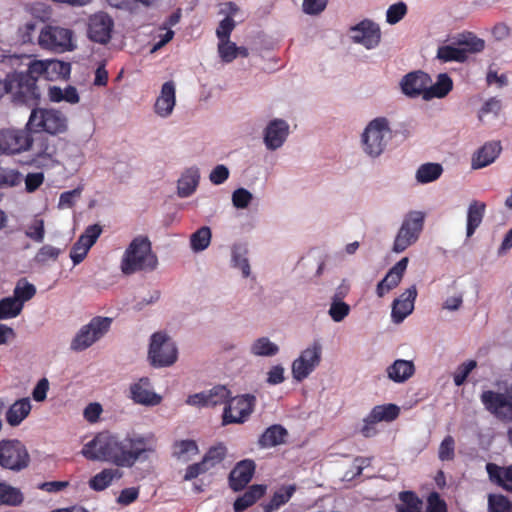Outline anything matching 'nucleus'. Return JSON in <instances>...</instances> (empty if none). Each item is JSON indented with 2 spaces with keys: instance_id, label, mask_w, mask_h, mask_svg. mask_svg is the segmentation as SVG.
<instances>
[{
  "instance_id": "nucleus-1",
  "label": "nucleus",
  "mask_w": 512,
  "mask_h": 512,
  "mask_svg": "<svg viewBox=\"0 0 512 512\" xmlns=\"http://www.w3.org/2000/svg\"><path fill=\"white\" fill-rule=\"evenodd\" d=\"M156 447L153 433H132L124 438L110 431L98 433V461L111 462L117 467H133L136 462L146 460Z\"/></svg>"
},
{
  "instance_id": "nucleus-2",
  "label": "nucleus",
  "mask_w": 512,
  "mask_h": 512,
  "mask_svg": "<svg viewBox=\"0 0 512 512\" xmlns=\"http://www.w3.org/2000/svg\"><path fill=\"white\" fill-rule=\"evenodd\" d=\"M70 72L71 65L67 62L59 60L31 61L27 71L21 72L22 76H26L27 88L32 94L29 97V104H37L40 100L41 94L37 86V81L40 77L46 80L67 79Z\"/></svg>"
},
{
  "instance_id": "nucleus-3",
  "label": "nucleus",
  "mask_w": 512,
  "mask_h": 512,
  "mask_svg": "<svg viewBox=\"0 0 512 512\" xmlns=\"http://www.w3.org/2000/svg\"><path fill=\"white\" fill-rule=\"evenodd\" d=\"M393 139L391 121L384 116L370 120L360 135V147L366 157L377 159Z\"/></svg>"
},
{
  "instance_id": "nucleus-4",
  "label": "nucleus",
  "mask_w": 512,
  "mask_h": 512,
  "mask_svg": "<svg viewBox=\"0 0 512 512\" xmlns=\"http://www.w3.org/2000/svg\"><path fill=\"white\" fill-rule=\"evenodd\" d=\"M158 264L157 256L152 251L151 241L147 236L135 237L124 252L121 270L130 275L137 271L154 270Z\"/></svg>"
},
{
  "instance_id": "nucleus-5",
  "label": "nucleus",
  "mask_w": 512,
  "mask_h": 512,
  "mask_svg": "<svg viewBox=\"0 0 512 512\" xmlns=\"http://www.w3.org/2000/svg\"><path fill=\"white\" fill-rule=\"evenodd\" d=\"M26 126L31 132L57 135L67 130V118L56 109L35 108L31 111Z\"/></svg>"
},
{
  "instance_id": "nucleus-6",
  "label": "nucleus",
  "mask_w": 512,
  "mask_h": 512,
  "mask_svg": "<svg viewBox=\"0 0 512 512\" xmlns=\"http://www.w3.org/2000/svg\"><path fill=\"white\" fill-rule=\"evenodd\" d=\"M424 220L425 214L421 211H410L405 215L393 242L394 253H402L418 241Z\"/></svg>"
},
{
  "instance_id": "nucleus-7",
  "label": "nucleus",
  "mask_w": 512,
  "mask_h": 512,
  "mask_svg": "<svg viewBox=\"0 0 512 512\" xmlns=\"http://www.w3.org/2000/svg\"><path fill=\"white\" fill-rule=\"evenodd\" d=\"M178 356L175 342L163 332H156L150 338L148 358L156 368L173 365Z\"/></svg>"
},
{
  "instance_id": "nucleus-8",
  "label": "nucleus",
  "mask_w": 512,
  "mask_h": 512,
  "mask_svg": "<svg viewBox=\"0 0 512 512\" xmlns=\"http://www.w3.org/2000/svg\"><path fill=\"white\" fill-rule=\"evenodd\" d=\"M322 344L320 340H313L291 365V373L294 380L302 382L319 366L322 359Z\"/></svg>"
},
{
  "instance_id": "nucleus-9",
  "label": "nucleus",
  "mask_w": 512,
  "mask_h": 512,
  "mask_svg": "<svg viewBox=\"0 0 512 512\" xmlns=\"http://www.w3.org/2000/svg\"><path fill=\"white\" fill-rule=\"evenodd\" d=\"M30 455L25 445L17 439L0 441V467L19 472L29 466Z\"/></svg>"
},
{
  "instance_id": "nucleus-10",
  "label": "nucleus",
  "mask_w": 512,
  "mask_h": 512,
  "mask_svg": "<svg viewBox=\"0 0 512 512\" xmlns=\"http://www.w3.org/2000/svg\"><path fill=\"white\" fill-rule=\"evenodd\" d=\"M72 36L73 33L70 29L45 25L39 31L37 43L44 50L63 53L74 48Z\"/></svg>"
},
{
  "instance_id": "nucleus-11",
  "label": "nucleus",
  "mask_w": 512,
  "mask_h": 512,
  "mask_svg": "<svg viewBox=\"0 0 512 512\" xmlns=\"http://www.w3.org/2000/svg\"><path fill=\"white\" fill-rule=\"evenodd\" d=\"M34 144L32 132L27 126L24 129H0V153L16 155L29 151Z\"/></svg>"
},
{
  "instance_id": "nucleus-12",
  "label": "nucleus",
  "mask_w": 512,
  "mask_h": 512,
  "mask_svg": "<svg viewBox=\"0 0 512 512\" xmlns=\"http://www.w3.org/2000/svg\"><path fill=\"white\" fill-rule=\"evenodd\" d=\"M256 404V397L252 394H243L228 399L223 412V424H242L252 414Z\"/></svg>"
},
{
  "instance_id": "nucleus-13",
  "label": "nucleus",
  "mask_w": 512,
  "mask_h": 512,
  "mask_svg": "<svg viewBox=\"0 0 512 512\" xmlns=\"http://www.w3.org/2000/svg\"><path fill=\"white\" fill-rule=\"evenodd\" d=\"M26 76L21 72L14 71L8 73L4 79L0 78V98L5 94H10L15 104H29V97L32 95L27 88Z\"/></svg>"
},
{
  "instance_id": "nucleus-14",
  "label": "nucleus",
  "mask_w": 512,
  "mask_h": 512,
  "mask_svg": "<svg viewBox=\"0 0 512 512\" xmlns=\"http://www.w3.org/2000/svg\"><path fill=\"white\" fill-rule=\"evenodd\" d=\"M349 35L354 43L362 45L368 50L377 48L381 41L379 25L368 19L351 27Z\"/></svg>"
},
{
  "instance_id": "nucleus-15",
  "label": "nucleus",
  "mask_w": 512,
  "mask_h": 512,
  "mask_svg": "<svg viewBox=\"0 0 512 512\" xmlns=\"http://www.w3.org/2000/svg\"><path fill=\"white\" fill-rule=\"evenodd\" d=\"M290 134L289 123L280 118L270 120L262 132L263 143L268 151L280 149Z\"/></svg>"
},
{
  "instance_id": "nucleus-16",
  "label": "nucleus",
  "mask_w": 512,
  "mask_h": 512,
  "mask_svg": "<svg viewBox=\"0 0 512 512\" xmlns=\"http://www.w3.org/2000/svg\"><path fill=\"white\" fill-rule=\"evenodd\" d=\"M485 408L496 417L512 421V401L505 394L485 391L481 395Z\"/></svg>"
},
{
  "instance_id": "nucleus-17",
  "label": "nucleus",
  "mask_w": 512,
  "mask_h": 512,
  "mask_svg": "<svg viewBox=\"0 0 512 512\" xmlns=\"http://www.w3.org/2000/svg\"><path fill=\"white\" fill-rule=\"evenodd\" d=\"M431 83L429 74L423 71H413L402 77L400 87L402 93L409 98H416L425 94L427 86Z\"/></svg>"
},
{
  "instance_id": "nucleus-18",
  "label": "nucleus",
  "mask_w": 512,
  "mask_h": 512,
  "mask_svg": "<svg viewBox=\"0 0 512 512\" xmlns=\"http://www.w3.org/2000/svg\"><path fill=\"white\" fill-rule=\"evenodd\" d=\"M416 297L417 288L415 285H412L393 301L391 318L394 323L399 324L403 322L413 312Z\"/></svg>"
},
{
  "instance_id": "nucleus-19",
  "label": "nucleus",
  "mask_w": 512,
  "mask_h": 512,
  "mask_svg": "<svg viewBox=\"0 0 512 512\" xmlns=\"http://www.w3.org/2000/svg\"><path fill=\"white\" fill-rule=\"evenodd\" d=\"M176 105V85L173 81L165 82L154 104V112L161 118L169 117Z\"/></svg>"
},
{
  "instance_id": "nucleus-20",
  "label": "nucleus",
  "mask_w": 512,
  "mask_h": 512,
  "mask_svg": "<svg viewBox=\"0 0 512 512\" xmlns=\"http://www.w3.org/2000/svg\"><path fill=\"white\" fill-rule=\"evenodd\" d=\"M408 261L407 257L402 258L387 272L385 277L377 284L376 294L378 297H383L399 285L407 269Z\"/></svg>"
},
{
  "instance_id": "nucleus-21",
  "label": "nucleus",
  "mask_w": 512,
  "mask_h": 512,
  "mask_svg": "<svg viewBox=\"0 0 512 512\" xmlns=\"http://www.w3.org/2000/svg\"><path fill=\"white\" fill-rule=\"evenodd\" d=\"M130 393L133 401L141 405L155 406L162 400V397L152 390L148 378H141L137 383L131 385Z\"/></svg>"
},
{
  "instance_id": "nucleus-22",
  "label": "nucleus",
  "mask_w": 512,
  "mask_h": 512,
  "mask_svg": "<svg viewBox=\"0 0 512 512\" xmlns=\"http://www.w3.org/2000/svg\"><path fill=\"white\" fill-rule=\"evenodd\" d=\"M253 460L245 459L236 464L229 475V484L234 491L243 489L252 479L255 472Z\"/></svg>"
},
{
  "instance_id": "nucleus-23",
  "label": "nucleus",
  "mask_w": 512,
  "mask_h": 512,
  "mask_svg": "<svg viewBox=\"0 0 512 512\" xmlns=\"http://www.w3.org/2000/svg\"><path fill=\"white\" fill-rule=\"evenodd\" d=\"M56 154V146L47 137H41L36 141L35 150L29 164L36 167H46L49 163L55 162Z\"/></svg>"
},
{
  "instance_id": "nucleus-24",
  "label": "nucleus",
  "mask_w": 512,
  "mask_h": 512,
  "mask_svg": "<svg viewBox=\"0 0 512 512\" xmlns=\"http://www.w3.org/2000/svg\"><path fill=\"white\" fill-rule=\"evenodd\" d=\"M96 241V224L88 226L86 233L81 235L74 243L70 251V258L74 265L81 263L86 257L89 249Z\"/></svg>"
},
{
  "instance_id": "nucleus-25",
  "label": "nucleus",
  "mask_w": 512,
  "mask_h": 512,
  "mask_svg": "<svg viewBox=\"0 0 512 512\" xmlns=\"http://www.w3.org/2000/svg\"><path fill=\"white\" fill-rule=\"evenodd\" d=\"M502 150L500 142L492 141L485 143L472 157L471 166L473 169H481L492 164Z\"/></svg>"
},
{
  "instance_id": "nucleus-26",
  "label": "nucleus",
  "mask_w": 512,
  "mask_h": 512,
  "mask_svg": "<svg viewBox=\"0 0 512 512\" xmlns=\"http://www.w3.org/2000/svg\"><path fill=\"white\" fill-rule=\"evenodd\" d=\"M200 181V171L197 167L187 168L177 182V194L181 198L191 196L197 189Z\"/></svg>"
},
{
  "instance_id": "nucleus-27",
  "label": "nucleus",
  "mask_w": 512,
  "mask_h": 512,
  "mask_svg": "<svg viewBox=\"0 0 512 512\" xmlns=\"http://www.w3.org/2000/svg\"><path fill=\"white\" fill-rule=\"evenodd\" d=\"M453 89V80L447 73H440L436 76V81L427 86V90L423 95L425 101L434 98L442 99L446 97Z\"/></svg>"
},
{
  "instance_id": "nucleus-28",
  "label": "nucleus",
  "mask_w": 512,
  "mask_h": 512,
  "mask_svg": "<svg viewBox=\"0 0 512 512\" xmlns=\"http://www.w3.org/2000/svg\"><path fill=\"white\" fill-rule=\"evenodd\" d=\"M248 247L244 243H234L231 246V267L238 269L243 278L251 275V266L248 259Z\"/></svg>"
},
{
  "instance_id": "nucleus-29",
  "label": "nucleus",
  "mask_w": 512,
  "mask_h": 512,
  "mask_svg": "<svg viewBox=\"0 0 512 512\" xmlns=\"http://www.w3.org/2000/svg\"><path fill=\"white\" fill-rule=\"evenodd\" d=\"M415 366L412 361L397 359L386 368L387 377L395 383H404L413 376Z\"/></svg>"
},
{
  "instance_id": "nucleus-30",
  "label": "nucleus",
  "mask_w": 512,
  "mask_h": 512,
  "mask_svg": "<svg viewBox=\"0 0 512 512\" xmlns=\"http://www.w3.org/2000/svg\"><path fill=\"white\" fill-rule=\"evenodd\" d=\"M96 341V317L83 326L71 342L73 351H83Z\"/></svg>"
},
{
  "instance_id": "nucleus-31",
  "label": "nucleus",
  "mask_w": 512,
  "mask_h": 512,
  "mask_svg": "<svg viewBox=\"0 0 512 512\" xmlns=\"http://www.w3.org/2000/svg\"><path fill=\"white\" fill-rule=\"evenodd\" d=\"M486 471L491 482L512 492V465L501 467L494 463H487Z\"/></svg>"
},
{
  "instance_id": "nucleus-32",
  "label": "nucleus",
  "mask_w": 512,
  "mask_h": 512,
  "mask_svg": "<svg viewBox=\"0 0 512 512\" xmlns=\"http://www.w3.org/2000/svg\"><path fill=\"white\" fill-rule=\"evenodd\" d=\"M486 211V204L481 201L473 200L467 209L466 235L471 237L476 229L481 225Z\"/></svg>"
},
{
  "instance_id": "nucleus-33",
  "label": "nucleus",
  "mask_w": 512,
  "mask_h": 512,
  "mask_svg": "<svg viewBox=\"0 0 512 512\" xmlns=\"http://www.w3.org/2000/svg\"><path fill=\"white\" fill-rule=\"evenodd\" d=\"M31 412V403L28 398H22L15 401L6 412V421L12 426L16 427L28 417Z\"/></svg>"
},
{
  "instance_id": "nucleus-34",
  "label": "nucleus",
  "mask_w": 512,
  "mask_h": 512,
  "mask_svg": "<svg viewBox=\"0 0 512 512\" xmlns=\"http://www.w3.org/2000/svg\"><path fill=\"white\" fill-rule=\"evenodd\" d=\"M279 351L280 347L266 336L255 339L249 347L250 354L255 357L270 358L276 356Z\"/></svg>"
},
{
  "instance_id": "nucleus-35",
  "label": "nucleus",
  "mask_w": 512,
  "mask_h": 512,
  "mask_svg": "<svg viewBox=\"0 0 512 512\" xmlns=\"http://www.w3.org/2000/svg\"><path fill=\"white\" fill-rule=\"evenodd\" d=\"M266 491V486L261 484H255L234 502V510L236 512H242L248 507L252 506L259 498H261Z\"/></svg>"
},
{
  "instance_id": "nucleus-36",
  "label": "nucleus",
  "mask_w": 512,
  "mask_h": 512,
  "mask_svg": "<svg viewBox=\"0 0 512 512\" xmlns=\"http://www.w3.org/2000/svg\"><path fill=\"white\" fill-rule=\"evenodd\" d=\"M399 415V407L395 404L375 406L367 416L368 423H378L381 421H393Z\"/></svg>"
},
{
  "instance_id": "nucleus-37",
  "label": "nucleus",
  "mask_w": 512,
  "mask_h": 512,
  "mask_svg": "<svg viewBox=\"0 0 512 512\" xmlns=\"http://www.w3.org/2000/svg\"><path fill=\"white\" fill-rule=\"evenodd\" d=\"M172 455L180 462L186 463L198 454V446L193 440H180L173 444Z\"/></svg>"
},
{
  "instance_id": "nucleus-38",
  "label": "nucleus",
  "mask_w": 512,
  "mask_h": 512,
  "mask_svg": "<svg viewBox=\"0 0 512 512\" xmlns=\"http://www.w3.org/2000/svg\"><path fill=\"white\" fill-rule=\"evenodd\" d=\"M443 172V167L439 163H424L418 167L415 178L420 184H427L437 180Z\"/></svg>"
},
{
  "instance_id": "nucleus-39",
  "label": "nucleus",
  "mask_w": 512,
  "mask_h": 512,
  "mask_svg": "<svg viewBox=\"0 0 512 512\" xmlns=\"http://www.w3.org/2000/svg\"><path fill=\"white\" fill-rule=\"evenodd\" d=\"M24 501V495L20 489L5 482L0 483V506H20Z\"/></svg>"
},
{
  "instance_id": "nucleus-40",
  "label": "nucleus",
  "mask_w": 512,
  "mask_h": 512,
  "mask_svg": "<svg viewBox=\"0 0 512 512\" xmlns=\"http://www.w3.org/2000/svg\"><path fill=\"white\" fill-rule=\"evenodd\" d=\"M48 98L52 102L66 101L70 104L79 102L78 92L73 86H67L65 89L58 86H50L48 88Z\"/></svg>"
},
{
  "instance_id": "nucleus-41",
  "label": "nucleus",
  "mask_w": 512,
  "mask_h": 512,
  "mask_svg": "<svg viewBox=\"0 0 512 512\" xmlns=\"http://www.w3.org/2000/svg\"><path fill=\"white\" fill-rule=\"evenodd\" d=\"M423 503L416 494L411 491H404L399 494V503L396 505L397 512H423Z\"/></svg>"
},
{
  "instance_id": "nucleus-42",
  "label": "nucleus",
  "mask_w": 512,
  "mask_h": 512,
  "mask_svg": "<svg viewBox=\"0 0 512 512\" xmlns=\"http://www.w3.org/2000/svg\"><path fill=\"white\" fill-rule=\"evenodd\" d=\"M287 435L286 429L280 425H273L265 430L260 437L259 443L262 447H273L284 442Z\"/></svg>"
},
{
  "instance_id": "nucleus-43",
  "label": "nucleus",
  "mask_w": 512,
  "mask_h": 512,
  "mask_svg": "<svg viewBox=\"0 0 512 512\" xmlns=\"http://www.w3.org/2000/svg\"><path fill=\"white\" fill-rule=\"evenodd\" d=\"M457 44L460 51L463 52L464 60L468 58L469 54L480 52L485 47L484 40L472 34L462 35L458 39Z\"/></svg>"
},
{
  "instance_id": "nucleus-44",
  "label": "nucleus",
  "mask_w": 512,
  "mask_h": 512,
  "mask_svg": "<svg viewBox=\"0 0 512 512\" xmlns=\"http://www.w3.org/2000/svg\"><path fill=\"white\" fill-rule=\"evenodd\" d=\"M351 307L348 303L337 298H330L327 314L335 323L344 321L350 314Z\"/></svg>"
},
{
  "instance_id": "nucleus-45",
  "label": "nucleus",
  "mask_w": 512,
  "mask_h": 512,
  "mask_svg": "<svg viewBox=\"0 0 512 512\" xmlns=\"http://www.w3.org/2000/svg\"><path fill=\"white\" fill-rule=\"evenodd\" d=\"M211 229L208 226H203L196 230L190 236V247L194 252H201L205 250L211 242Z\"/></svg>"
},
{
  "instance_id": "nucleus-46",
  "label": "nucleus",
  "mask_w": 512,
  "mask_h": 512,
  "mask_svg": "<svg viewBox=\"0 0 512 512\" xmlns=\"http://www.w3.org/2000/svg\"><path fill=\"white\" fill-rule=\"evenodd\" d=\"M35 294L36 287L25 278H22L16 283L12 297L23 306L24 303L31 300Z\"/></svg>"
},
{
  "instance_id": "nucleus-47",
  "label": "nucleus",
  "mask_w": 512,
  "mask_h": 512,
  "mask_svg": "<svg viewBox=\"0 0 512 512\" xmlns=\"http://www.w3.org/2000/svg\"><path fill=\"white\" fill-rule=\"evenodd\" d=\"M294 491V486H288L275 492L270 502L264 506V512H273L279 509L290 500Z\"/></svg>"
},
{
  "instance_id": "nucleus-48",
  "label": "nucleus",
  "mask_w": 512,
  "mask_h": 512,
  "mask_svg": "<svg viewBox=\"0 0 512 512\" xmlns=\"http://www.w3.org/2000/svg\"><path fill=\"white\" fill-rule=\"evenodd\" d=\"M23 181V175L17 169L0 167V189L19 186Z\"/></svg>"
},
{
  "instance_id": "nucleus-49",
  "label": "nucleus",
  "mask_w": 512,
  "mask_h": 512,
  "mask_svg": "<svg viewBox=\"0 0 512 512\" xmlns=\"http://www.w3.org/2000/svg\"><path fill=\"white\" fill-rule=\"evenodd\" d=\"M226 456V447L222 444L211 447L202 459V465L211 470L220 464Z\"/></svg>"
},
{
  "instance_id": "nucleus-50",
  "label": "nucleus",
  "mask_w": 512,
  "mask_h": 512,
  "mask_svg": "<svg viewBox=\"0 0 512 512\" xmlns=\"http://www.w3.org/2000/svg\"><path fill=\"white\" fill-rule=\"evenodd\" d=\"M37 22L36 21H27L21 25H19L16 37L17 41L21 44H34L35 43V35L37 34Z\"/></svg>"
},
{
  "instance_id": "nucleus-51",
  "label": "nucleus",
  "mask_w": 512,
  "mask_h": 512,
  "mask_svg": "<svg viewBox=\"0 0 512 512\" xmlns=\"http://www.w3.org/2000/svg\"><path fill=\"white\" fill-rule=\"evenodd\" d=\"M23 307L13 297H5L0 300V320L10 319L18 316Z\"/></svg>"
},
{
  "instance_id": "nucleus-52",
  "label": "nucleus",
  "mask_w": 512,
  "mask_h": 512,
  "mask_svg": "<svg viewBox=\"0 0 512 512\" xmlns=\"http://www.w3.org/2000/svg\"><path fill=\"white\" fill-rule=\"evenodd\" d=\"M208 407L216 406L220 404H227L228 399L230 398V391L223 385H217L213 388L205 391Z\"/></svg>"
},
{
  "instance_id": "nucleus-53",
  "label": "nucleus",
  "mask_w": 512,
  "mask_h": 512,
  "mask_svg": "<svg viewBox=\"0 0 512 512\" xmlns=\"http://www.w3.org/2000/svg\"><path fill=\"white\" fill-rule=\"evenodd\" d=\"M501 110V102L496 98L488 99L478 112V119L485 123L490 117L496 119Z\"/></svg>"
},
{
  "instance_id": "nucleus-54",
  "label": "nucleus",
  "mask_w": 512,
  "mask_h": 512,
  "mask_svg": "<svg viewBox=\"0 0 512 512\" xmlns=\"http://www.w3.org/2000/svg\"><path fill=\"white\" fill-rule=\"evenodd\" d=\"M437 58L442 62H464L463 52L460 51L459 46L443 45L437 50Z\"/></svg>"
},
{
  "instance_id": "nucleus-55",
  "label": "nucleus",
  "mask_w": 512,
  "mask_h": 512,
  "mask_svg": "<svg viewBox=\"0 0 512 512\" xmlns=\"http://www.w3.org/2000/svg\"><path fill=\"white\" fill-rule=\"evenodd\" d=\"M113 20L107 14L98 13V43L106 44L111 39Z\"/></svg>"
},
{
  "instance_id": "nucleus-56",
  "label": "nucleus",
  "mask_w": 512,
  "mask_h": 512,
  "mask_svg": "<svg viewBox=\"0 0 512 512\" xmlns=\"http://www.w3.org/2000/svg\"><path fill=\"white\" fill-rule=\"evenodd\" d=\"M253 198V194L248 189L243 187L235 189L231 195L233 206L240 210L247 209L250 206Z\"/></svg>"
},
{
  "instance_id": "nucleus-57",
  "label": "nucleus",
  "mask_w": 512,
  "mask_h": 512,
  "mask_svg": "<svg viewBox=\"0 0 512 512\" xmlns=\"http://www.w3.org/2000/svg\"><path fill=\"white\" fill-rule=\"evenodd\" d=\"M123 476V472L119 467L103 469L98 473V491L109 487L113 481L119 480Z\"/></svg>"
},
{
  "instance_id": "nucleus-58",
  "label": "nucleus",
  "mask_w": 512,
  "mask_h": 512,
  "mask_svg": "<svg viewBox=\"0 0 512 512\" xmlns=\"http://www.w3.org/2000/svg\"><path fill=\"white\" fill-rule=\"evenodd\" d=\"M25 235L34 242L41 243L45 237V224L44 220L35 217L32 222L27 226Z\"/></svg>"
},
{
  "instance_id": "nucleus-59",
  "label": "nucleus",
  "mask_w": 512,
  "mask_h": 512,
  "mask_svg": "<svg viewBox=\"0 0 512 512\" xmlns=\"http://www.w3.org/2000/svg\"><path fill=\"white\" fill-rule=\"evenodd\" d=\"M238 46L230 39L219 40L218 54L223 62L230 63L237 57Z\"/></svg>"
},
{
  "instance_id": "nucleus-60",
  "label": "nucleus",
  "mask_w": 512,
  "mask_h": 512,
  "mask_svg": "<svg viewBox=\"0 0 512 512\" xmlns=\"http://www.w3.org/2000/svg\"><path fill=\"white\" fill-rule=\"evenodd\" d=\"M133 166L124 161H118L112 167V173L121 183H128L133 177Z\"/></svg>"
},
{
  "instance_id": "nucleus-61",
  "label": "nucleus",
  "mask_w": 512,
  "mask_h": 512,
  "mask_svg": "<svg viewBox=\"0 0 512 512\" xmlns=\"http://www.w3.org/2000/svg\"><path fill=\"white\" fill-rule=\"evenodd\" d=\"M61 253L59 248L51 245L42 246L34 257V261L38 264H46L48 261H56Z\"/></svg>"
},
{
  "instance_id": "nucleus-62",
  "label": "nucleus",
  "mask_w": 512,
  "mask_h": 512,
  "mask_svg": "<svg viewBox=\"0 0 512 512\" xmlns=\"http://www.w3.org/2000/svg\"><path fill=\"white\" fill-rule=\"evenodd\" d=\"M23 181L25 191L27 193H34L44 184L45 175L43 172H30L23 177Z\"/></svg>"
},
{
  "instance_id": "nucleus-63",
  "label": "nucleus",
  "mask_w": 512,
  "mask_h": 512,
  "mask_svg": "<svg viewBox=\"0 0 512 512\" xmlns=\"http://www.w3.org/2000/svg\"><path fill=\"white\" fill-rule=\"evenodd\" d=\"M455 456V441L452 436H446L441 442L438 457L441 461H451Z\"/></svg>"
},
{
  "instance_id": "nucleus-64",
  "label": "nucleus",
  "mask_w": 512,
  "mask_h": 512,
  "mask_svg": "<svg viewBox=\"0 0 512 512\" xmlns=\"http://www.w3.org/2000/svg\"><path fill=\"white\" fill-rule=\"evenodd\" d=\"M490 512H512V504L501 495H491L488 500Z\"/></svg>"
}]
</instances>
